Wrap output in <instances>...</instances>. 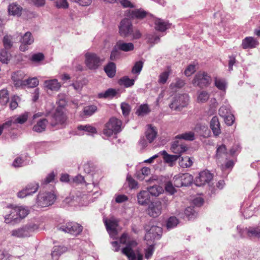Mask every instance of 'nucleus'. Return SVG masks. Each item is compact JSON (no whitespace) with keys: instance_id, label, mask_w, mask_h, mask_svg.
<instances>
[{"instance_id":"nucleus-1","label":"nucleus","mask_w":260,"mask_h":260,"mask_svg":"<svg viewBox=\"0 0 260 260\" xmlns=\"http://www.w3.org/2000/svg\"><path fill=\"white\" fill-rule=\"evenodd\" d=\"M121 120L115 117L111 118L105 125L103 134L107 137L117 134L121 131Z\"/></svg>"},{"instance_id":"nucleus-2","label":"nucleus","mask_w":260,"mask_h":260,"mask_svg":"<svg viewBox=\"0 0 260 260\" xmlns=\"http://www.w3.org/2000/svg\"><path fill=\"white\" fill-rule=\"evenodd\" d=\"M12 79L16 87L27 86L28 87L32 88L36 87L39 84V80L36 77L22 80V75L21 72L14 73L12 76Z\"/></svg>"},{"instance_id":"nucleus-3","label":"nucleus","mask_w":260,"mask_h":260,"mask_svg":"<svg viewBox=\"0 0 260 260\" xmlns=\"http://www.w3.org/2000/svg\"><path fill=\"white\" fill-rule=\"evenodd\" d=\"M59 107L56 109L53 117V120L51 122V125L54 126L57 124H63L67 120V116L63 106L66 105V101L62 99L58 102Z\"/></svg>"},{"instance_id":"nucleus-4","label":"nucleus","mask_w":260,"mask_h":260,"mask_svg":"<svg viewBox=\"0 0 260 260\" xmlns=\"http://www.w3.org/2000/svg\"><path fill=\"white\" fill-rule=\"evenodd\" d=\"M212 82L211 76L206 72L200 71L194 77L192 83L195 86L204 88L209 86Z\"/></svg>"},{"instance_id":"nucleus-5","label":"nucleus","mask_w":260,"mask_h":260,"mask_svg":"<svg viewBox=\"0 0 260 260\" xmlns=\"http://www.w3.org/2000/svg\"><path fill=\"white\" fill-rule=\"evenodd\" d=\"M137 243L135 241H131L123 248L122 252L125 254L129 260H142L143 255L138 251H135L134 248L137 246Z\"/></svg>"},{"instance_id":"nucleus-6","label":"nucleus","mask_w":260,"mask_h":260,"mask_svg":"<svg viewBox=\"0 0 260 260\" xmlns=\"http://www.w3.org/2000/svg\"><path fill=\"white\" fill-rule=\"evenodd\" d=\"M85 63L90 70L97 69L103 63V60L96 54L87 52L85 54Z\"/></svg>"},{"instance_id":"nucleus-7","label":"nucleus","mask_w":260,"mask_h":260,"mask_svg":"<svg viewBox=\"0 0 260 260\" xmlns=\"http://www.w3.org/2000/svg\"><path fill=\"white\" fill-rule=\"evenodd\" d=\"M189 96L186 94H178L172 99L169 105L171 109L178 110L185 107L188 103Z\"/></svg>"},{"instance_id":"nucleus-8","label":"nucleus","mask_w":260,"mask_h":260,"mask_svg":"<svg viewBox=\"0 0 260 260\" xmlns=\"http://www.w3.org/2000/svg\"><path fill=\"white\" fill-rule=\"evenodd\" d=\"M146 234L145 239L147 241L158 239L162 233V229L158 226L146 225L145 226Z\"/></svg>"},{"instance_id":"nucleus-9","label":"nucleus","mask_w":260,"mask_h":260,"mask_svg":"<svg viewBox=\"0 0 260 260\" xmlns=\"http://www.w3.org/2000/svg\"><path fill=\"white\" fill-rule=\"evenodd\" d=\"M55 196L51 192H42L38 196V204L42 207H47L53 204Z\"/></svg>"},{"instance_id":"nucleus-10","label":"nucleus","mask_w":260,"mask_h":260,"mask_svg":"<svg viewBox=\"0 0 260 260\" xmlns=\"http://www.w3.org/2000/svg\"><path fill=\"white\" fill-rule=\"evenodd\" d=\"M103 221L106 227V229L109 233V235L115 238L117 234V228L118 226V221L115 218L112 217L108 219L104 218Z\"/></svg>"},{"instance_id":"nucleus-11","label":"nucleus","mask_w":260,"mask_h":260,"mask_svg":"<svg viewBox=\"0 0 260 260\" xmlns=\"http://www.w3.org/2000/svg\"><path fill=\"white\" fill-rule=\"evenodd\" d=\"M33 231V227L31 225H25L21 228L12 230L11 235L16 238H25L29 237Z\"/></svg>"},{"instance_id":"nucleus-12","label":"nucleus","mask_w":260,"mask_h":260,"mask_svg":"<svg viewBox=\"0 0 260 260\" xmlns=\"http://www.w3.org/2000/svg\"><path fill=\"white\" fill-rule=\"evenodd\" d=\"M60 230L73 235H78L82 231L83 228L77 223L70 222L61 226Z\"/></svg>"},{"instance_id":"nucleus-13","label":"nucleus","mask_w":260,"mask_h":260,"mask_svg":"<svg viewBox=\"0 0 260 260\" xmlns=\"http://www.w3.org/2000/svg\"><path fill=\"white\" fill-rule=\"evenodd\" d=\"M133 25L132 22L127 18L123 19L120 22L119 26L120 35L124 37H127L132 33Z\"/></svg>"},{"instance_id":"nucleus-14","label":"nucleus","mask_w":260,"mask_h":260,"mask_svg":"<svg viewBox=\"0 0 260 260\" xmlns=\"http://www.w3.org/2000/svg\"><path fill=\"white\" fill-rule=\"evenodd\" d=\"M17 211L15 206H8L6 208V214L4 216L5 222L6 223H10L19 220Z\"/></svg>"},{"instance_id":"nucleus-15","label":"nucleus","mask_w":260,"mask_h":260,"mask_svg":"<svg viewBox=\"0 0 260 260\" xmlns=\"http://www.w3.org/2000/svg\"><path fill=\"white\" fill-rule=\"evenodd\" d=\"M162 211V204L160 201L151 202L147 210V213L152 217H157Z\"/></svg>"},{"instance_id":"nucleus-16","label":"nucleus","mask_w":260,"mask_h":260,"mask_svg":"<svg viewBox=\"0 0 260 260\" xmlns=\"http://www.w3.org/2000/svg\"><path fill=\"white\" fill-rule=\"evenodd\" d=\"M38 183H30L28 184L24 189L18 192L17 196L20 198H23L27 196L31 195L35 193L38 190Z\"/></svg>"},{"instance_id":"nucleus-17","label":"nucleus","mask_w":260,"mask_h":260,"mask_svg":"<svg viewBox=\"0 0 260 260\" xmlns=\"http://www.w3.org/2000/svg\"><path fill=\"white\" fill-rule=\"evenodd\" d=\"M213 178L212 174L208 171L201 172L199 176L196 179V183L197 186H202L208 183Z\"/></svg>"},{"instance_id":"nucleus-18","label":"nucleus","mask_w":260,"mask_h":260,"mask_svg":"<svg viewBox=\"0 0 260 260\" xmlns=\"http://www.w3.org/2000/svg\"><path fill=\"white\" fill-rule=\"evenodd\" d=\"M171 149L173 153L181 154L186 152L188 150V147L181 142L175 141L172 144Z\"/></svg>"},{"instance_id":"nucleus-19","label":"nucleus","mask_w":260,"mask_h":260,"mask_svg":"<svg viewBox=\"0 0 260 260\" xmlns=\"http://www.w3.org/2000/svg\"><path fill=\"white\" fill-rule=\"evenodd\" d=\"M258 42L253 37H246L243 40L241 46L243 49H251L255 48L258 45Z\"/></svg>"},{"instance_id":"nucleus-20","label":"nucleus","mask_w":260,"mask_h":260,"mask_svg":"<svg viewBox=\"0 0 260 260\" xmlns=\"http://www.w3.org/2000/svg\"><path fill=\"white\" fill-rule=\"evenodd\" d=\"M210 128L215 137L218 136L221 134L220 125L217 116H214L211 119Z\"/></svg>"},{"instance_id":"nucleus-21","label":"nucleus","mask_w":260,"mask_h":260,"mask_svg":"<svg viewBox=\"0 0 260 260\" xmlns=\"http://www.w3.org/2000/svg\"><path fill=\"white\" fill-rule=\"evenodd\" d=\"M48 123V121L46 119H41L39 120L36 124L34 125L32 130L34 132L39 133L44 132L46 129V127Z\"/></svg>"},{"instance_id":"nucleus-22","label":"nucleus","mask_w":260,"mask_h":260,"mask_svg":"<svg viewBox=\"0 0 260 260\" xmlns=\"http://www.w3.org/2000/svg\"><path fill=\"white\" fill-rule=\"evenodd\" d=\"M44 86L46 88L52 91H58L61 87L59 82L56 79L46 80L44 82Z\"/></svg>"},{"instance_id":"nucleus-23","label":"nucleus","mask_w":260,"mask_h":260,"mask_svg":"<svg viewBox=\"0 0 260 260\" xmlns=\"http://www.w3.org/2000/svg\"><path fill=\"white\" fill-rule=\"evenodd\" d=\"M138 201L139 204L145 205L150 201V195L147 190L140 191L137 195Z\"/></svg>"},{"instance_id":"nucleus-24","label":"nucleus","mask_w":260,"mask_h":260,"mask_svg":"<svg viewBox=\"0 0 260 260\" xmlns=\"http://www.w3.org/2000/svg\"><path fill=\"white\" fill-rule=\"evenodd\" d=\"M246 235L249 238L260 239L259 227H249L246 228Z\"/></svg>"},{"instance_id":"nucleus-25","label":"nucleus","mask_w":260,"mask_h":260,"mask_svg":"<svg viewBox=\"0 0 260 260\" xmlns=\"http://www.w3.org/2000/svg\"><path fill=\"white\" fill-rule=\"evenodd\" d=\"M147 12L143 9H136L129 11L128 16L133 19H143L146 16Z\"/></svg>"},{"instance_id":"nucleus-26","label":"nucleus","mask_w":260,"mask_h":260,"mask_svg":"<svg viewBox=\"0 0 260 260\" xmlns=\"http://www.w3.org/2000/svg\"><path fill=\"white\" fill-rule=\"evenodd\" d=\"M116 44L119 50L124 52L131 51L134 49V45L132 43H125L122 41H119Z\"/></svg>"},{"instance_id":"nucleus-27","label":"nucleus","mask_w":260,"mask_h":260,"mask_svg":"<svg viewBox=\"0 0 260 260\" xmlns=\"http://www.w3.org/2000/svg\"><path fill=\"white\" fill-rule=\"evenodd\" d=\"M160 155L163 156L164 161L168 164H172L180 157L179 155L169 154L165 150L159 152Z\"/></svg>"},{"instance_id":"nucleus-28","label":"nucleus","mask_w":260,"mask_h":260,"mask_svg":"<svg viewBox=\"0 0 260 260\" xmlns=\"http://www.w3.org/2000/svg\"><path fill=\"white\" fill-rule=\"evenodd\" d=\"M147 140L149 143L152 142L155 139L157 135V131L155 127L149 125L148 128L145 133Z\"/></svg>"},{"instance_id":"nucleus-29","label":"nucleus","mask_w":260,"mask_h":260,"mask_svg":"<svg viewBox=\"0 0 260 260\" xmlns=\"http://www.w3.org/2000/svg\"><path fill=\"white\" fill-rule=\"evenodd\" d=\"M28 117V113L27 112H25L18 116H15L12 117L11 119L8 121H11V124L12 123L23 124L26 121Z\"/></svg>"},{"instance_id":"nucleus-30","label":"nucleus","mask_w":260,"mask_h":260,"mask_svg":"<svg viewBox=\"0 0 260 260\" xmlns=\"http://www.w3.org/2000/svg\"><path fill=\"white\" fill-rule=\"evenodd\" d=\"M22 8L16 3L11 4L8 7V12L12 15L20 16L21 13Z\"/></svg>"},{"instance_id":"nucleus-31","label":"nucleus","mask_w":260,"mask_h":260,"mask_svg":"<svg viewBox=\"0 0 260 260\" xmlns=\"http://www.w3.org/2000/svg\"><path fill=\"white\" fill-rule=\"evenodd\" d=\"M104 71L107 76L110 78H112L115 75L116 65L114 62H109L105 67Z\"/></svg>"},{"instance_id":"nucleus-32","label":"nucleus","mask_w":260,"mask_h":260,"mask_svg":"<svg viewBox=\"0 0 260 260\" xmlns=\"http://www.w3.org/2000/svg\"><path fill=\"white\" fill-rule=\"evenodd\" d=\"M155 28L160 31H165L169 26V24L164 21L163 20L159 18H156L154 20Z\"/></svg>"},{"instance_id":"nucleus-33","label":"nucleus","mask_w":260,"mask_h":260,"mask_svg":"<svg viewBox=\"0 0 260 260\" xmlns=\"http://www.w3.org/2000/svg\"><path fill=\"white\" fill-rule=\"evenodd\" d=\"M192 164L193 161L191 157L185 156L179 158V165L182 168H189Z\"/></svg>"},{"instance_id":"nucleus-34","label":"nucleus","mask_w":260,"mask_h":260,"mask_svg":"<svg viewBox=\"0 0 260 260\" xmlns=\"http://www.w3.org/2000/svg\"><path fill=\"white\" fill-rule=\"evenodd\" d=\"M117 93L115 89L113 88H109L104 92H100L98 94V96L100 99H108L114 97Z\"/></svg>"},{"instance_id":"nucleus-35","label":"nucleus","mask_w":260,"mask_h":260,"mask_svg":"<svg viewBox=\"0 0 260 260\" xmlns=\"http://www.w3.org/2000/svg\"><path fill=\"white\" fill-rule=\"evenodd\" d=\"M171 73V71L169 68L167 70L161 73L158 76V83L159 84H165L167 82Z\"/></svg>"},{"instance_id":"nucleus-36","label":"nucleus","mask_w":260,"mask_h":260,"mask_svg":"<svg viewBox=\"0 0 260 260\" xmlns=\"http://www.w3.org/2000/svg\"><path fill=\"white\" fill-rule=\"evenodd\" d=\"M150 174V169L148 167H144L136 172V177L137 179L143 180L145 177L148 176Z\"/></svg>"},{"instance_id":"nucleus-37","label":"nucleus","mask_w":260,"mask_h":260,"mask_svg":"<svg viewBox=\"0 0 260 260\" xmlns=\"http://www.w3.org/2000/svg\"><path fill=\"white\" fill-rule=\"evenodd\" d=\"M135 80V79H130L127 76H124L119 80L118 83L121 86L129 87L134 84Z\"/></svg>"},{"instance_id":"nucleus-38","label":"nucleus","mask_w":260,"mask_h":260,"mask_svg":"<svg viewBox=\"0 0 260 260\" xmlns=\"http://www.w3.org/2000/svg\"><path fill=\"white\" fill-rule=\"evenodd\" d=\"M66 250V247L61 246H56L53 247V250L51 253V256L53 258L57 259L63 252Z\"/></svg>"},{"instance_id":"nucleus-39","label":"nucleus","mask_w":260,"mask_h":260,"mask_svg":"<svg viewBox=\"0 0 260 260\" xmlns=\"http://www.w3.org/2000/svg\"><path fill=\"white\" fill-rule=\"evenodd\" d=\"M3 46L5 50H9L13 46L12 37L10 35H6L3 39Z\"/></svg>"},{"instance_id":"nucleus-40","label":"nucleus","mask_w":260,"mask_h":260,"mask_svg":"<svg viewBox=\"0 0 260 260\" xmlns=\"http://www.w3.org/2000/svg\"><path fill=\"white\" fill-rule=\"evenodd\" d=\"M78 129L85 131L88 135H91L97 133L96 128L90 125H80L78 127Z\"/></svg>"},{"instance_id":"nucleus-41","label":"nucleus","mask_w":260,"mask_h":260,"mask_svg":"<svg viewBox=\"0 0 260 260\" xmlns=\"http://www.w3.org/2000/svg\"><path fill=\"white\" fill-rule=\"evenodd\" d=\"M181 180H182V183L183 186H188L190 185L193 180V177L192 175L188 173L180 174Z\"/></svg>"},{"instance_id":"nucleus-42","label":"nucleus","mask_w":260,"mask_h":260,"mask_svg":"<svg viewBox=\"0 0 260 260\" xmlns=\"http://www.w3.org/2000/svg\"><path fill=\"white\" fill-rule=\"evenodd\" d=\"M149 194L153 196H158L163 191L161 187L157 185H154L148 188V190Z\"/></svg>"},{"instance_id":"nucleus-43","label":"nucleus","mask_w":260,"mask_h":260,"mask_svg":"<svg viewBox=\"0 0 260 260\" xmlns=\"http://www.w3.org/2000/svg\"><path fill=\"white\" fill-rule=\"evenodd\" d=\"M176 138L180 139H184L187 141H193L195 139L194 133L193 132H188L178 135Z\"/></svg>"},{"instance_id":"nucleus-44","label":"nucleus","mask_w":260,"mask_h":260,"mask_svg":"<svg viewBox=\"0 0 260 260\" xmlns=\"http://www.w3.org/2000/svg\"><path fill=\"white\" fill-rule=\"evenodd\" d=\"M11 57V54L8 50L3 49L0 52V61L7 63Z\"/></svg>"},{"instance_id":"nucleus-45","label":"nucleus","mask_w":260,"mask_h":260,"mask_svg":"<svg viewBox=\"0 0 260 260\" xmlns=\"http://www.w3.org/2000/svg\"><path fill=\"white\" fill-rule=\"evenodd\" d=\"M150 111V110L148 107V105L143 104L139 106L136 111V113L138 114V115L142 116L148 114Z\"/></svg>"},{"instance_id":"nucleus-46","label":"nucleus","mask_w":260,"mask_h":260,"mask_svg":"<svg viewBox=\"0 0 260 260\" xmlns=\"http://www.w3.org/2000/svg\"><path fill=\"white\" fill-rule=\"evenodd\" d=\"M34 38L31 34L28 31L26 32L22 37L21 42L24 44H31L34 42Z\"/></svg>"},{"instance_id":"nucleus-47","label":"nucleus","mask_w":260,"mask_h":260,"mask_svg":"<svg viewBox=\"0 0 260 260\" xmlns=\"http://www.w3.org/2000/svg\"><path fill=\"white\" fill-rule=\"evenodd\" d=\"M17 208V214L19 219L24 218L28 214V210L27 208L22 206H15Z\"/></svg>"},{"instance_id":"nucleus-48","label":"nucleus","mask_w":260,"mask_h":260,"mask_svg":"<svg viewBox=\"0 0 260 260\" xmlns=\"http://www.w3.org/2000/svg\"><path fill=\"white\" fill-rule=\"evenodd\" d=\"M0 101L2 105H5L9 101V93L7 90L3 89L0 90Z\"/></svg>"},{"instance_id":"nucleus-49","label":"nucleus","mask_w":260,"mask_h":260,"mask_svg":"<svg viewBox=\"0 0 260 260\" xmlns=\"http://www.w3.org/2000/svg\"><path fill=\"white\" fill-rule=\"evenodd\" d=\"M219 114L221 117L226 116L231 114V107L227 105L221 106L218 111Z\"/></svg>"},{"instance_id":"nucleus-50","label":"nucleus","mask_w":260,"mask_h":260,"mask_svg":"<svg viewBox=\"0 0 260 260\" xmlns=\"http://www.w3.org/2000/svg\"><path fill=\"white\" fill-rule=\"evenodd\" d=\"M209 98V93L205 91H202L199 93L197 98V101L198 103H205L208 100Z\"/></svg>"},{"instance_id":"nucleus-51","label":"nucleus","mask_w":260,"mask_h":260,"mask_svg":"<svg viewBox=\"0 0 260 260\" xmlns=\"http://www.w3.org/2000/svg\"><path fill=\"white\" fill-rule=\"evenodd\" d=\"M97 110V107L95 105L86 106L84 108L83 112L86 116H90L94 113Z\"/></svg>"},{"instance_id":"nucleus-52","label":"nucleus","mask_w":260,"mask_h":260,"mask_svg":"<svg viewBox=\"0 0 260 260\" xmlns=\"http://www.w3.org/2000/svg\"><path fill=\"white\" fill-rule=\"evenodd\" d=\"M178 223V220L175 217H170L167 222V228L168 229H171L175 227Z\"/></svg>"},{"instance_id":"nucleus-53","label":"nucleus","mask_w":260,"mask_h":260,"mask_svg":"<svg viewBox=\"0 0 260 260\" xmlns=\"http://www.w3.org/2000/svg\"><path fill=\"white\" fill-rule=\"evenodd\" d=\"M185 214L188 217V219H191L196 217L197 215V212L192 207H188L185 210Z\"/></svg>"},{"instance_id":"nucleus-54","label":"nucleus","mask_w":260,"mask_h":260,"mask_svg":"<svg viewBox=\"0 0 260 260\" xmlns=\"http://www.w3.org/2000/svg\"><path fill=\"white\" fill-rule=\"evenodd\" d=\"M143 66V61H139L136 62L132 69V72L133 74H139L142 69Z\"/></svg>"},{"instance_id":"nucleus-55","label":"nucleus","mask_w":260,"mask_h":260,"mask_svg":"<svg viewBox=\"0 0 260 260\" xmlns=\"http://www.w3.org/2000/svg\"><path fill=\"white\" fill-rule=\"evenodd\" d=\"M185 84L184 81L180 79L177 78L175 80V82L172 83L170 84V87L172 89L176 88H180L182 87Z\"/></svg>"},{"instance_id":"nucleus-56","label":"nucleus","mask_w":260,"mask_h":260,"mask_svg":"<svg viewBox=\"0 0 260 260\" xmlns=\"http://www.w3.org/2000/svg\"><path fill=\"white\" fill-rule=\"evenodd\" d=\"M215 85L220 90H224L225 88L226 83L224 80L221 79H215Z\"/></svg>"},{"instance_id":"nucleus-57","label":"nucleus","mask_w":260,"mask_h":260,"mask_svg":"<svg viewBox=\"0 0 260 260\" xmlns=\"http://www.w3.org/2000/svg\"><path fill=\"white\" fill-rule=\"evenodd\" d=\"M226 153V148L224 145H221L219 146L216 151V157L219 158L222 155H225Z\"/></svg>"},{"instance_id":"nucleus-58","label":"nucleus","mask_w":260,"mask_h":260,"mask_svg":"<svg viewBox=\"0 0 260 260\" xmlns=\"http://www.w3.org/2000/svg\"><path fill=\"white\" fill-rule=\"evenodd\" d=\"M146 39L147 40V42L150 44H155L157 43L159 41V37L157 36H155L151 34H148L146 36Z\"/></svg>"},{"instance_id":"nucleus-59","label":"nucleus","mask_w":260,"mask_h":260,"mask_svg":"<svg viewBox=\"0 0 260 260\" xmlns=\"http://www.w3.org/2000/svg\"><path fill=\"white\" fill-rule=\"evenodd\" d=\"M44 56L42 53L34 54L31 58V60L35 62H38L44 59Z\"/></svg>"},{"instance_id":"nucleus-60","label":"nucleus","mask_w":260,"mask_h":260,"mask_svg":"<svg viewBox=\"0 0 260 260\" xmlns=\"http://www.w3.org/2000/svg\"><path fill=\"white\" fill-rule=\"evenodd\" d=\"M121 109L122 111V114L124 116H126L129 113L131 108L130 106L125 103H122L121 104Z\"/></svg>"},{"instance_id":"nucleus-61","label":"nucleus","mask_w":260,"mask_h":260,"mask_svg":"<svg viewBox=\"0 0 260 260\" xmlns=\"http://www.w3.org/2000/svg\"><path fill=\"white\" fill-rule=\"evenodd\" d=\"M119 49L117 47L116 44L114 46L111 51L110 55V59L112 60H115L119 55L120 53L118 51Z\"/></svg>"},{"instance_id":"nucleus-62","label":"nucleus","mask_w":260,"mask_h":260,"mask_svg":"<svg viewBox=\"0 0 260 260\" xmlns=\"http://www.w3.org/2000/svg\"><path fill=\"white\" fill-rule=\"evenodd\" d=\"M196 71L195 66L192 64L189 65L184 71L185 76L188 77L191 75Z\"/></svg>"},{"instance_id":"nucleus-63","label":"nucleus","mask_w":260,"mask_h":260,"mask_svg":"<svg viewBox=\"0 0 260 260\" xmlns=\"http://www.w3.org/2000/svg\"><path fill=\"white\" fill-rule=\"evenodd\" d=\"M129 187L131 188H135L138 185L137 182L135 181L130 175H128L126 178Z\"/></svg>"},{"instance_id":"nucleus-64","label":"nucleus","mask_w":260,"mask_h":260,"mask_svg":"<svg viewBox=\"0 0 260 260\" xmlns=\"http://www.w3.org/2000/svg\"><path fill=\"white\" fill-rule=\"evenodd\" d=\"M223 117L224 118L225 123L229 126L232 125L235 121V117L233 114H230Z\"/></svg>"}]
</instances>
